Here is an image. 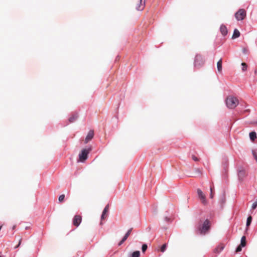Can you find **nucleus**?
<instances>
[{
	"mask_svg": "<svg viewBox=\"0 0 257 257\" xmlns=\"http://www.w3.org/2000/svg\"><path fill=\"white\" fill-rule=\"evenodd\" d=\"M224 248V246L222 244L218 245L214 249V252L216 253H219Z\"/></svg>",
	"mask_w": 257,
	"mask_h": 257,
	"instance_id": "nucleus-11",
	"label": "nucleus"
},
{
	"mask_svg": "<svg viewBox=\"0 0 257 257\" xmlns=\"http://www.w3.org/2000/svg\"><path fill=\"white\" fill-rule=\"evenodd\" d=\"M192 159L194 161H198V159L197 158V157H196L194 155H192Z\"/></svg>",
	"mask_w": 257,
	"mask_h": 257,
	"instance_id": "nucleus-29",
	"label": "nucleus"
},
{
	"mask_svg": "<svg viewBox=\"0 0 257 257\" xmlns=\"http://www.w3.org/2000/svg\"><path fill=\"white\" fill-rule=\"evenodd\" d=\"M108 204H107L104 208L103 211H102V214H105L107 211H108Z\"/></svg>",
	"mask_w": 257,
	"mask_h": 257,
	"instance_id": "nucleus-24",
	"label": "nucleus"
},
{
	"mask_svg": "<svg viewBox=\"0 0 257 257\" xmlns=\"http://www.w3.org/2000/svg\"><path fill=\"white\" fill-rule=\"evenodd\" d=\"M234 16L237 21H242L246 16V11L242 9H239L235 13Z\"/></svg>",
	"mask_w": 257,
	"mask_h": 257,
	"instance_id": "nucleus-5",
	"label": "nucleus"
},
{
	"mask_svg": "<svg viewBox=\"0 0 257 257\" xmlns=\"http://www.w3.org/2000/svg\"><path fill=\"white\" fill-rule=\"evenodd\" d=\"M225 103L228 108L233 109L238 104V101L235 97L229 96L226 99Z\"/></svg>",
	"mask_w": 257,
	"mask_h": 257,
	"instance_id": "nucleus-1",
	"label": "nucleus"
},
{
	"mask_svg": "<svg viewBox=\"0 0 257 257\" xmlns=\"http://www.w3.org/2000/svg\"><path fill=\"white\" fill-rule=\"evenodd\" d=\"M197 193L198 196V197L201 199L202 203L205 205L207 203V201L206 199V197L203 192L200 189H197Z\"/></svg>",
	"mask_w": 257,
	"mask_h": 257,
	"instance_id": "nucleus-7",
	"label": "nucleus"
},
{
	"mask_svg": "<svg viewBox=\"0 0 257 257\" xmlns=\"http://www.w3.org/2000/svg\"><path fill=\"white\" fill-rule=\"evenodd\" d=\"M167 246V245L166 243H165V244H163L161 246V251L162 252H164L166 250Z\"/></svg>",
	"mask_w": 257,
	"mask_h": 257,
	"instance_id": "nucleus-21",
	"label": "nucleus"
},
{
	"mask_svg": "<svg viewBox=\"0 0 257 257\" xmlns=\"http://www.w3.org/2000/svg\"><path fill=\"white\" fill-rule=\"evenodd\" d=\"M126 240L123 239V238H122V239L120 241V242L118 243V245H121Z\"/></svg>",
	"mask_w": 257,
	"mask_h": 257,
	"instance_id": "nucleus-30",
	"label": "nucleus"
},
{
	"mask_svg": "<svg viewBox=\"0 0 257 257\" xmlns=\"http://www.w3.org/2000/svg\"><path fill=\"white\" fill-rule=\"evenodd\" d=\"M241 66H242V70L243 71H245L247 70V65L244 63H241Z\"/></svg>",
	"mask_w": 257,
	"mask_h": 257,
	"instance_id": "nucleus-22",
	"label": "nucleus"
},
{
	"mask_svg": "<svg viewBox=\"0 0 257 257\" xmlns=\"http://www.w3.org/2000/svg\"><path fill=\"white\" fill-rule=\"evenodd\" d=\"M94 136V132L92 130H90L85 139V143H87L90 140H91Z\"/></svg>",
	"mask_w": 257,
	"mask_h": 257,
	"instance_id": "nucleus-10",
	"label": "nucleus"
},
{
	"mask_svg": "<svg viewBox=\"0 0 257 257\" xmlns=\"http://www.w3.org/2000/svg\"><path fill=\"white\" fill-rule=\"evenodd\" d=\"M163 228L164 230H166V229H167V227H163Z\"/></svg>",
	"mask_w": 257,
	"mask_h": 257,
	"instance_id": "nucleus-37",
	"label": "nucleus"
},
{
	"mask_svg": "<svg viewBox=\"0 0 257 257\" xmlns=\"http://www.w3.org/2000/svg\"><path fill=\"white\" fill-rule=\"evenodd\" d=\"M249 138L251 141H254L256 138V134L255 132H251L249 134Z\"/></svg>",
	"mask_w": 257,
	"mask_h": 257,
	"instance_id": "nucleus-15",
	"label": "nucleus"
},
{
	"mask_svg": "<svg viewBox=\"0 0 257 257\" xmlns=\"http://www.w3.org/2000/svg\"><path fill=\"white\" fill-rule=\"evenodd\" d=\"M0 257H2V256L0 255Z\"/></svg>",
	"mask_w": 257,
	"mask_h": 257,
	"instance_id": "nucleus-39",
	"label": "nucleus"
},
{
	"mask_svg": "<svg viewBox=\"0 0 257 257\" xmlns=\"http://www.w3.org/2000/svg\"><path fill=\"white\" fill-rule=\"evenodd\" d=\"M252 218L251 216L250 215L247 217V219H246V227H248L250 225L251 221H252Z\"/></svg>",
	"mask_w": 257,
	"mask_h": 257,
	"instance_id": "nucleus-18",
	"label": "nucleus"
},
{
	"mask_svg": "<svg viewBox=\"0 0 257 257\" xmlns=\"http://www.w3.org/2000/svg\"><path fill=\"white\" fill-rule=\"evenodd\" d=\"M164 221L167 223L171 222V218L168 216H166L164 218Z\"/></svg>",
	"mask_w": 257,
	"mask_h": 257,
	"instance_id": "nucleus-28",
	"label": "nucleus"
},
{
	"mask_svg": "<svg viewBox=\"0 0 257 257\" xmlns=\"http://www.w3.org/2000/svg\"><path fill=\"white\" fill-rule=\"evenodd\" d=\"M217 68L219 72L222 70V59H220L217 63Z\"/></svg>",
	"mask_w": 257,
	"mask_h": 257,
	"instance_id": "nucleus-17",
	"label": "nucleus"
},
{
	"mask_svg": "<svg viewBox=\"0 0 257 257\" xmlns=\"http://www.w3.org/2000/svg\"><path fill=\"white\" fill-rule=\"evenodd\" d=\"M246 244V237L245 236H242L241 238L240 245H241V246L244 247Z\"/></svg>",
	"mask_w": 257,
	"mask_h": 257,
	"instance_id": "nucleus-16",
	"label": "nucleus"
},
{
	"mask_svg": "<svg viewBox=\"0 0 257 257\" xmlns=\"http://www.w3.org/2000/svg\"><path fill=\"white\" fill-rule=\"evenodd\" d=\"M220 32L222 35L224 37L226 36L228 34V30L224 24H221L220 27Z\"/></svg>",
	"mask_w": 257,
	"mask_h": 257,
	"instance_id": "nucleus-9",
	"label": "nucleus"
},
{
	"mask_svg": "<svg viewBox=\"0 0 257 257\" xmlns=\"http://www.w3.org/2000/svg\"><path fill=\"white\" fill-rule=\"evenodd\" d=\"M78 114L77 113L73 114L69 118V121L71 123L74 122L77 118H78Z\"/></svg>",
	"mask_w": 257,
	"mask_h": 257,
	"instance_id": "nucleus-13",
	"label": "nucleus"
},
{
	"mask_svg": "<svg viewBox=\"0 0 257 257\" xmlns=\"http://www.w3.org/2000/svg\"><path fill=\"white\" fill-rule=\"evenodd\" d=\"M210 228V222L208 219H206L201 226L199 227L200 234H205Z\"/></svg>",
	"mask_w": 257,
	"mask_h": 257,
	"instance_id": "nucleus-4",
	"label": "nucleus"
},
{
	"mask_svg": "<svg viewBox=\"0 0 257 257\" xmlns=\"http://www.w3.org/2000/svg\"><path fill=\"white\" fill-rule=\"evenodd\" d=\"M252 155L253 156L254 159H255L256 161L257 162V153L255 152V151L252 150Z\"/></svg>",
	"mask_w": 257,
	"mask_h": 257,
	"instance_id": "nucleus-26",
	"label": "nucleus"
},
{
	"mask_svg": "<svg viewBox=\"0 0 257 257\" xmlns=\"http://www.w3.org/2000/svg\"><path fill=\"white\" fill-rule=\"evenodd\" d=\"M240 34L239 31L237 29H235L233 31L232 39H234L237 38L240 36Z\"/></svg>",
	"mask_w": 257,
	"mask_h": 257,
	"instance_id": "nucleus-12",
	"label": "nucleus"
},
{
	"mask_svg": "<svg viewBox=\"0 0 257 257\" xmlns=\"http://www.w3.org/2000/svg\"><path fill=\"white\" fill-rule=\"evenodd\" d=\"M257 207V200L253 203L251 206V209H255Z\"/></svg>",
	"mask_w": 257,
	"mask_h": 257,
	"instance_id": "nucleus-25",
	"label": "nucleus"
},
{
	"mask_svg": "<svg viewBox=\"0 0 257 257\" xmlns=\"http://www.w3.org/2000/svg\"><path fill=\"white\" fill-rule=\"evenodd\" d=\"M132 230H133L132 228H131L130 229H129L128 230V231L126 232V233L125 234V235L123 237V239H125V240L127 239V237L130 235V234L131 232H132Z\"/></svg>",
	"mask_w": 257,
	"mask_h": 257,
	"instance_id": "nucleus-19",
	"label": "nucleus"
},
{
	"mask_svg": "<svg viewBox=\"0 0 257 257\" xmlns=\"http://www.w3.org/2000/svg\"><path fill=\"white\" fill-rule=\"evenodd\" d=\"M91 150V147H89L87 149L85 148L81 150V152L79 154V159L81 162H83L84 161L87 159L88 154Z\"/></svg>",
	"mask_w": 257,
	"mask_h": 257,
	"instance_id": "nucleus-2",
	"label": "nucleus"
},
{
	"mask_svg": "<svg viewBox=\"0 0 257 257\" xmlns=\"http://www.w3.org/2000/svg\"><path fill=\"white\" fill-rule=\"evenodd\" d=\"M142 0H140V4L136 7V9L138 11H142L143 10L144 5L145 4V1L144 2L143 5H142Z\"/></svg>",
	"mask_w": 257,
	"mask_h": 257,
	"instance_id": "nucleus-14",
	"label": "nucleus"
},
{
	"mask_svg": "<svg viewBox=\"0 0 257 257\" xmlns=\"http://www.w3.org/2000/svg\"><path fill=\"white\" fill-rule=\"evenodd\" d=\"M204 64V61L202 56L199 54H196L194 59V66L196 68H199Z\"/></svg>",
	"mask_w": 257,
	"mask_h": 257,
	"instance_id": "nucleus-3",
	"label": "nucleus"
},
{
	"mask_svg": "<svg viewBox=\"0 0 257 257\" xmlns=\"http://www.w3.org/2000/svg\"><path fill=\"white\" fill-rule=\"evenodd\" d=\"M196 172H197L199 174H200L201 173V172H200V170H196Z\"/></svg>",
	"mask_w": 257,
	"mask_h": 257,
	"instance_id": "nucleus-35",
	"label": "nucleus"
},
{
	"mask_svg": "<svg viewBox=\"0 0 257 257\" xmlns=\"http://www.w3.org/2000/svg\"><path fill=\"white\" fill-rule=\"evenodd\" d=\"M82 218L80 215H75L73 219V224L78 227L81 222Z\"/></svg>",
	"mask_w": 257,
	"mask_h": 257,
	"instance_id": "nucleus-8",
	"label": "nucleus"
},
{
	"mask_svg": "<svg viewBox=\"0 0 257 257\" xmlns=\"http://www.w3.org/2000/svg\"><path fill=\"white\" fill-rule=\"evenodd\" d=\"M21 240H22L21 239H20V241H19V244H18V245H17V246L16 247V248H17V247H18L20 246V244H21Z\"/></svg>",
	"mask_w": 257,
	"mask_h": 257,
	"instance_id": "nucleus-34",
	"label": "nucleus"
},
{
	"mask_svg": "<svg viewBox=\"0 0 257 257\" xmlns=\"http://www.w3.org/2000/svg\"><path fill=\"white\" fill-rule=\"evenodd\" d=\"M15 227H16V226H15V225H14V226H13V227H12V229L14 230V229H15Z\"/></svg>",
	"mask_w": 257,
	"mask_h": 257,
	"instance_id": "nucleus-36",
	"label": "nucleus"
},
{
	"mask_svg": "<svg viewBox=\"0 0 257 257\" xmlns=\"http://www.w3.org/2000/svg\"><path fill=\"white\" fill-rule=\"evenodd\" d=\"M104 215H105V214H101V220H103L104 219Z\"/></svg>",
	"mask_w": 257,
	"mask_h": 257,
	"instance_id": "nucleus-33",
	"label": "nucleus"
},
{
	"mask_svg": "<svg viewBox=\"0 0 257 257\" xmlns=\"http://www.w3.org/2000/svg\"><path fill=\"white\" fill-rule=\"evenodd\" d=\"M210 197L211 198H213V194H212V188L211 187H210Z\"/></svg>",
	"mask_w": 257,
	"mask_h": 257,
	"instance_id": "nucleus-32",
	"label": "nucleus"
},
{
	"mask_svg": "<svg viewBox=\"0 0 257 257\" xmlns=\"http://www.w3.org/2000/svg\"><path fill=\"white\" fill-rule=\"evenodd\" d=\"M64 197H65V195L64 194H62V195H60L59 197V198H58L59 201L60 202L64 200Z\"/></svg>",
	"mask_w": 257,
	"mask_h": 257,
	"instance_id": "nucleus-27",
	"label": "nucleus"
},
{
	"mask_svg": "<svg viewBox=\"0 0 257 257\" xmlns=\"http://www.w3.org/2000/svg\"><path fill=\"white\" fill-rule=\"evenodd\" d=\"M29 228L28 227H26V229H28Z\"/></svg>",
	"mask_w": 257,
	"mask_h": 257,
	"instance_id": "nucleus-38",
	"label": "nucleus"
},
{
	"mask_svg": "<svg viewBox=\"0 0 257 257\" xmlns=\"http://www.w3.org/2000/svg\"><path fill=\"white\" fill-rule=\"evenodd\" d=\"M247 50L246 49V48H243V50H242V52L243 54H247Z\"/></svg>",
	"mask_w": 257,
	"mask_h": 257,
	"instance_id": "nucleus-31",
	"label": "nucleus"
},
{
	"mask_svg": "<svg viewBox=\"0 0 257 257\" xmlns=\"http://www.w3.org/2000/svg\"><path fill=\"white\" fill-rule=\"evenodd\" d=\"M246 175L247 173L245 170L242 167H240L238 169L237 176L239 181H242Z\"/></svg>",
	"mask_w": 257,
	"mask_h": 257,
	"instance_id": "nucleus-6",
	"label": "nucleus"
},
{
	"mask_svg": "<svg viewBox=\"0 0 257 257\" xmlns=\"http://www.w3.org/2000/svg\"><path fill=\"white\" fill-rule=\"evenodd\" d=\"M148 248V245L146 243H144L142 246V251L145 252Z\"/></svg>",
	"mask_w": 257,
	"mask_h": 257,
	"instance_id": "nucleus-20",
	"label": "nucleus"
},
{
	"mask_svg": "<svg viewBox=\"0 0 257 257\" xmlns=\"http://www.w3.org/2000/svg\"><path fill=\"white\" fill-rule=\"evenodd\" d=\"M242 247H243V246H241V245L239 244L236 247L235 249V252H238L241 251Z\"/></svg>",
	"mask_w": 257,
	"mask_h": 257,
	"instance_id": "nucleus-23",
	"label": "nucleus"
}]
</instances>
